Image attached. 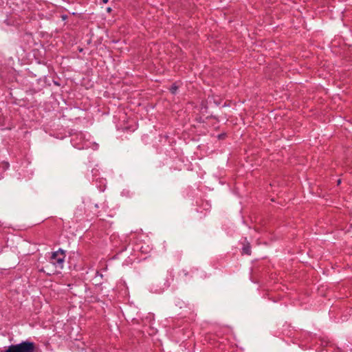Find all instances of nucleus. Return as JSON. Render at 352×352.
Masks as SVG:
<instances>
[{
	"instance_id": "obj_1",
	"label": "nucleus",
	"mask_w": 352,
	"mask_h": 352,
	"mask_svg": "<svg viewBox=\"0 0 352 352\" xmlns=\"http://www.w3.org/2000/svg\"><path fill=\"white\" fill-rule=\"evenodd\" d=\"M36 344L34 342L25 340L16 344H11L1 352H34Z\"/></svg>"
},
{
	"instance_id": "obj_2",
	"label": "nucleus",
	"mask_w": 352,
	"mask_h": 352,
	"mask_svg": "<svg viewBox=\"0 0 352 352\" xmlns=\"http://www.w3.org/2000/svg\"><path fill=\"white\" fill-rule=\"evenodd\" d=\"M65 258V252L62 249H59L58 251L52 253L51 256V263L60 267V269L63 267V263Z\"/></svg>"
},
{
	"instance_id": "obj_3",
	"label": "nucleus",
	"mask_w": 352,
	"mask_h": 352,
	"mask_svg": "<svg viewBox=\"0 0 352 352\" xmlns=\"http://www.w3.org/2000/svg\"><path fill=\"white\" fill-rule=\"evenodd\" d=\"M251 245L250 242L247 241V239L245 238L244 240V242L243 243V247H242V252L241 254L243 255H250L251 254Z\"/></svg>"
},
{
	"instance_id": "obj_4",
	"label": "nucleus",
	"mask_w": 352,
	"mask_h": 352,
	"mask_svg": "<svg viewBox=\"0 0 352 352\" xmlns=\"http://www.w3.org/2000/svg\"><path fill=\"white\" fill-rule=\"evenodd\" d=\"M178 89V86L176 85L175 83L173 84L170 88V91L173 94H175L177 91Z\"/></svg>"
},
{
	"instance_id": "obj_5",
	"label": "nucleus",
	"mask_w": 352,
	"mask_h": 352,
	"mask_svg": "<svg viewBox=\"0 0 352 352\" xmlns=\"http://www.w3.org/2000/svg\"><path fill=\"white\" fill-rule=\"evenodd\" d=\"M226 136V133H221L218 135V139L219 140H223L225 138V137Z\"/></svg>"
},
{
	"instance_id": "obj_6",
	"label": "nucleus",
	"mask_w": 352,
	"mask_h": 352,
	"mask_svg": "<svg viewBox=\"0 0 352 352\" xmlns=\"http://www.w3.org/2000/svg\"><path fill=\"white\" fill-rule=\"evenodd\" d=\"M111 11H112L111 8L109 7V8H107V12L110 13V12H111Z\"/></svg>"
},
{
	"instance_id": "obj_7",
	"label": "nucleus",
	"mask_w": 352,
	"mask_h": 352,
	"mask_svg": "<svg viewBox=\"0 0 352 352\" xmlns=\"http://www.w3.org/2000/svg\"><path fill=\"white\" fill-rule=\"evenodd\" d=\"M62 19L63 20H65L66 19H67V15H62Z\"/></svg>"
},
{
	"instance_id": "obj_8",
	"label": "nucleus",
	"mask_w": 352,
	"mask_h": 352,
	"mask_svg": "<svg viewBox=\"0 0 352 352\" xmlns=\"http://www.w3.org/2000/svg\"><path fill=\"white\" fill-rule=\"evenodd\" d=\"M109 1V0H102V2L103 3H107Z\"/></svg>"
}]
</instances>
